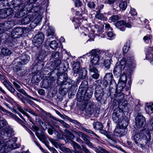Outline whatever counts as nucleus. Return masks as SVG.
<instances>
[{
	"label": "nucleus",
	"instance_id": "a878e982",
	"mask_svg": "<svg viewBox=\"0 0 153 153\" xmlns=\"http://www.w3.org/2000/svg\"><path fill=\"white\" fill-rule=\"evenodd\" d=\"M4 9L6 15H7L6 16L7 18L11 15L13 13V10L10 8H5Z\"/></svg>",
	"mask_w": 153,
	"mask_h": 153
},
{
	"label": "nucleus",
	"instance_id": "f704fd0d",
	"mask_svg": "<svg viewBox=\"0 0 153 153\" xmlns=\"http://www.w3.org/2000/svg\"><path fill=\"white\" fill-rule=\"evenodd\" d=\"M130 47V42H128L124 45L123 48V52L124 53H126L129 50Z\"/></svg>",
	"mask_w": 153,
	"mask_h": 153
},
{
	"label": "nucleus",
	"instance_id": "f257e3e1",
	"mask_svg": "<svg viewBox=\"0 0 153 153\" xmlns=\"http://www.w3.org/2000/svg\"><path fill=\"white\" fill-rule=\"evenodd\" d=\"M36 1V0H14L13 7L14 10H19L16 13L15 17L20 18L27 14L28 12L25 7Z\"/></svg>",
	"mask_w": 153,
	"mask_h": 153
},
{
	"label": "nucleus",
	"instance_id": "9d476101",
	"mask_svg": "<svg viewBox=\"0 0 153 153\" xmlns=\"http://www.w3.org/2000/svg\"><path fill=\"white\" fill-rule=\"evenodd\" d=\"M44 38V34L42 33H39L34 37L33 40V43L35 46L38 47L42 44Z\"/></svg>",
	"mask_w": 153,
	"mask_h": 153
},
{
	"label": "nucleus",
	"instance_id": "ea45409f",
	"mask_svg": "<svg viewBox=\"0 0 153 153\" xmlns=\"http://www.w3.org/2000/svg\"><path fill=\"white\" fill-rule=\"evenodd\" d=\"M31 82L33 83H37L39 81V79L37 75H34L31 79Z\"/></svg>",
	"mask_w": 153,
	"mask_h": 153
},
{
	"label": "nucleus",
	"instance_id": "72a5a7b5",
	"mask_svg": "<svg viewBox=\"0 0 153 153\" xmlns=\"http://www.w3.org/2000/svg\"><path fill=\"white\" fill-rule=\"evenodd\" d=\"M61 61L60 60H55L52 63L51 65L54 68H56L58 67L61 63Z\"/></svg>",
	"mask_w": 153,
	"mask_h": 153
},
{
	"label": "nucleus",
	"instance_id": "412c9836",
	"mask_svg": "<svg viewBox=\"0 0 153 153\" xmlns=\"http://www.w3.org/2000/svg\"><path fill=\"white\" fill-rule=\"evenodd\" d=\"M1 53L4 56H8L12 53V51L9 48L4 47L1 49Z\"/></svg>",
	"mask_w": 153,
	"mask_h": 153
},
{
	"label": "nucleus",
	"instance_id": "aec40b11",
	"mask_svg": "<svg viewBox=\"0 0 153 153\" xmlns=\"http://www.w3.org/2000/svg\"><path fill=\"white\" fill-rule=\"evenodd\" d=\"M113 75L112 73H108L105 76L104 80L107 83H111V82L114 80L113 79Z\"/></svg>",
	"mask_w": 153,
	"mask_h": 153
},
{
	"label": "nucleus",
	"instance_id": "c03bdc74",
	"mask_svg": "<svg viewBox=\"0 0 153 153\" xmlns=\"http://www.w3.org/2000/svg\"><path fill=\"white\" fill-rule=\"evenodd\" d=\"M89 70L90 72L93 73L98 72V70L95 67L90 65L89 66Z\"/></svg>",
	"mask_w": 153,
	"mask_h": 153
},
{
	"label": "nucleus",
	"instance_id": "774afa93",
	"mask_svg": "<svg viewBox=\"0 0 153 153\" xmlns=\"http://www.w3.org/2000/svg\"><path fill=\"white\" fill-rule=\"evenodd\" d=\"M147 108L148 109V111H153V103L150 104L149 105L147 106Z\"/></svg>",
	"mask_w": 153,
	"mask_h": 153
},
{
	"label": "nucleus",
	"instance_id": "37998d69",
	"mask_svg": "<svg viewBox=\"0 0 153 153\" xmlns=\"http://www.w3.org/2000/svg\"><path fill=\"white\" fill-rule=\"evenodd\" d=\"M6 15L4 8L0 9V18L5 19L7 18Z\"/></svg>",
	"mask_w": 153,
	"mask_h": 153
},
{
	"label": "nucleus",
	"instance_id": "4468645a",
	"mask_svg": "<svg viewBox=\"0 0 153 153\" xmlns=\"http://www.w3.org/2000/svg\"><path fill=\"white\" fill-rule=\"evenodd\" d=\"M24 33V30L21 27H18L14 29L11 32V36L13 38H18L19 35H21Z\"/></svg>",
	"mask_w": 153,
	"mask_h": 153
},
{
	"label": "nucleus",
	"instance_id": "79ce46f5",
	"mask_svg": "<svg viewBox=\"0 0 153 153\" xmlns=\"http://www.w3.org/2000/svg\"><path fill=\"white\" fill-rule=\"evenodd\" d=\"M57 121L61 124L64 127L66 128H69L71 127L70 125L62 120L58 119Z\"/></svg>",
	"mask_w": 153,
	"mask_h": 153
},
{
	"label": "nucleus",
	"instance_id": "7c9ffc66",
	"mask_svg": "<svg viewBox=\"0 0 153 153\" xmlns=\"http://www.w3.org/2000/svg\"><path fill=\"white\" fill-rule=\"evenodd\" d=\"M60 78V76L58 77V80L57 81V83L59 85H67V83L65 82L63 78Z\"/></svg>",
	"mask_w": 153,
	"mask_h": 153
},
{
	"label": "nucleus",
	"instance_id": "49530a36",
	"mask_svg": "<svg viewBox=\"0 0 153 153\" xmlns=\"http://www.w3.org/2000/svg\"><path fill=\"white\" fill-rule=\"evenodd\" d=\"M65 118L70 121V122L74 123L79 126H80L81 125V124L79 123L77 120H74L68 116H66Z\"/></svg>",
	"mask_w": 153,
	"mask_h": 153
},
{
	"label": "nucleus",
	"instance_id": "f03ea898",
	"mask_svg": "<svg viewBox=\"0 0 153 153\" xmlns=\"http://www.w3.org/2000/svg\"><path fill=\"white\" fill-rule=\"evenodd\" d=\"M134 59V56L132 54L128 56L127 61L126 58H123L120 61V64L115 67L113 71L114 74H115L116 72L120 74L122 71L124 70L127 67V64L131 67L134 66L135 65V61Z\"/></svg>",
	"mask_w": 153,
	"mask_h": 153
},
{
	"label": "nucleus",
	"instance_id": "393cba45",
	"mask_svg": "<svg viewBox=\"0 0 153 153\" xmlns=\"http://www.w3.org/2000/svg\"><path fill=\"white\" fill-rule=\"evenodd\" d=\"M49 140L56 147L58 148L60 146V143L58 140L53 138H50Z\"/></svg>",
	"mask_w": 153,
	"mask_h": 153
},
{
	"label": "nucleus",
	"instance_id": "e2e57ef3",
	"mask_svg": "<svg viewBox=\"0 0 153 153\" xmlns=\"http://www.w3.org/2000/svg\"><path fill=\"white\" fill-rule=\"evenodd\" d=\"M100 75L98 72L94 73L92 75V77L94 79H98L99 76Z\"/></svg>",
	"mask_w": 153,
	"mask_h": 153
},
{
	"label": "nucleus",
	"instance_id": "2eb2a0df",
	"mask_svg": "<svg viewBox=\"0 0 153 153\" xmlns=\"http://www.w3.org/2000/svg\"><path fill=\"white\" fill-rule=\"evenodd\" d=\"M4 112H5L7 114H9L13 119L15 120L16 121H17L23 127L25 126V123L23 121L21 120L18 117L15 116L13 113L9 111H8L5 110L4 109V111H2Z\"/></svg>",
	"mask_w": 153,
	"mask_h": 153
},
{
	"label": "nucleus",
	"instance_id": "f3484780",
	"mask_svg": "<svg viewBox=\"0 0 153 153\" xmlns=\"http://www.w3.org/2000/svg\"><path fill=\"white\" fill-rule=\"evenodd\" d=\"M41 20V16H38L36 17L30 24V27L31 29L34 28L39 23Z\"/></svg>",
	"mask_w": 153,
	"mask_h": 153
},
{
	"label": "nucleus",
	"instance_id": "6e6552de",
	"mask_svg": "<svg viewBox=\"0 0 153 153\" xmlns=\"http://www.w3.org/2000/svg\"><path fill=\"white\" fill-rule=\"evenodd\" d=\"M106 53L105 52L100 51L98 53H92L91 59V62L93 65H95L99 64L100 60V56L102 55H104Z\"/></svg>",
	"mask_w": 153,
	"mask_h": 153
},
{
	"label": "nucleus",
	"instance_id": "6ab92c4d",
	"mask_svg": "<svg viewBox=\"0 0 153 153\" xmlns=\"http://www.w3.org/2000/svg\"><path fill=\"white\" fill-rule=\"evenodd\" d=\"M125 22L124 21H120L117 22L115 24L116 26L120 30L123 31L125 30V27L124 25Z\"/></svg>",
	"mask_w": 153,
	"mask_h": 153
},
{
	"label": "nucleus",
	"instance_id": "4d7b16f0",
	"mask_svg": "<svg viewBox=\"0 0 153 153\" xmlns=\"http://www.w3.org/2000/svg\"><path fill=\"white\" fill-rule=\"evenodd\" d=\"M120 129L119 128L115 129L114 132V134L115 135L119 137H120Z\"/></svg>",
	"mask_w": 153,
	"mask_h": 153
},
{
	"label": "nucleus",
	"instance_id": "c85d7f7f",
	"mask_svg": "<svg viewBox=\"0 0 153 153\" xmlns=\"http://www.w3.org/2000/svg\"><path fill=\"white\" fill-rule=\"evenodd\" d=\"M119 7L122 10H125L127 7V2L124 1H121L119 4Z\"/></svg>",
	"mask_w": 153,
	"mask_h": 153
},
{
	"label": "nucleus",
	"instance_id": "9b49d317",
	"mask_svg": "<svg viewBox=\"0 0 153 153\" xmlns=\"http://www.w3.org/2000/svg\"><path fill=\"white\" fill-rule=\"evenodd\" d=\"M33 128L36 131L35 134L39 139L42 143H45L47 139V136L42 130H39L38 127H33Z\"/></svg>",
	"mask_w": 153,
	"mask_h": 153
},
{
	"label": "nucleus",
	"instance_id": "a18cd8bd",
	"mask_svg": "<svg viewBox=\"0 0 153 153\" xmlns=\"http://www.w3.org/2000/svg\"><path fill=\"white\" fill-rule=\"evenodd\" d=\"M2 83L7 88L11 85H12L11 83L7 79H4V80L2 81Z\"/></svg>",
	"mask_w": 153,
	"mask_h": 153
},
{
	"label": "nucleus",
	"instance_id": "b1692460",
	"mask_svg": "<svg viewBox=\"0 0 153 153\" xmlns=\"http://www.w3.org/2000/svg\"><path fill=\"white\" fill-rule=\"evenodd\" d=\"M32 19V18L30 16H27L23 19L21 22L23 24L27 25L28 24Z\"/></svg>",
	"mask_w": 153,
	"mask_h": 153
},
{
	"label": "nucleus",
	"instance_id": "a211bd4d",
	"mask_svg": "<svg viewBox=\"0 0 153 153\" xmlns=\"http://www.w3.org/2000/svg\"><path fill=\"white\" fill-rule=\"evenodd\" d=\"M81 138L88 146L91 148L94 147V145L90 141V138L88 136L84 133L82 136Z\"/></svg>",
	"mask_w": 153,
	"mask_h": 153
},
{
	"label": "nucleus",
	"instance_id": "0eeeda50",
	"mask_svg": "<svg viewBox=\"0 0 153 153\" xmlns=\"http://www.w3.org/2000/svg\"><path fill=\"white\" fill-rule=\"evenodd\" d=\"M123 110L120 108L117 107L114 109L112 115V119L115 123L121 121V119L125 116Z\"/></svg>",
	"mask_w": 153,
	"mask_h": 153
},
{
	"label": "nucleus",
	"instance_id": "13d9d810",
	"mask_svg": "<svg viewBox=\"0 0 153 153\" xmlns=\"http://www.w3.org/2000/svg\"><path fill=\"white\" fill-rule=\"evenodd\" d=\"M6 121L5 120H0V129L6 125Z\"/></svg>",
	"mask_w": 153,
	"mask_h": 153
},
{
	"label": "nucleus",
	"instance_id": "c9c22d12",
	"mask_svg": "<svg viewBox=\"0 0 153 153\" xmlns=\"http://www.w3.org/2000/svg\"><path fill=\"white\" fill-rule=\"evenodd\" d=\"M71 144L73 146L74 150H75L76 149H78V148H79L81 147V146L78 143L73 140L71 141Z\"/></svg>",
	"mask_w": 153,
	"mask_h": 153
},
{
	"label": "nucleus",
	"instance_id": "864d4df0",
	"mask_svg": "<svg viewBox=\"0 0 153 153\" xmlns=\"http://www.w3.org/2000/svg\"><path fill=\"white\" fill-rule=\"evenodd\" d=\"M82 150L85 152V153H91L87 148L86 146L83 145H82Z\"/></svg>",
	"mask_w": 153,
	"mask_h": 153
},
{
	"label": "nucleus",
	"instance_id": "7ed1b4c3",
	"mask_svg": "<svg viewBox=\"0 0 153 153\" xmlns=\"http://www.w3.org/2000/svg\"><path fill=\"white\" fill-rule=\"evenodd\" d=\"M75 67H73V70L74 74H78V78L79 79H85L87 75V71L85 68H80V63L77 62L75 64Z\"/></svg>",
	"mask_w": 153,
	"mask_h": 153
},
{
	"label": "nucleus",
	"instance_id": "2f4dec72",
	"mask_svg": "<svg viewBox=\"0 0 153 153\" xmlns=\"http://www.w3.org/2000/svg\"><path fill=\"white\" fill-rule=\"evenodd\" d=\"M50 46L51 48L55 49L57 48L58 44L56 41L53 40L51 42L50 44Z\"/></svg>",
	"mask_w": 153,
	"mask_h": 153
},
{
	"label": "nucleus",
	"instance_id": "4be33fe9",
	"mask_svg": "<svg viewBox=\"0 0 153 153\" xmlns=\"http://www.w3.org/2000/svg\"><path fill=\"white\" fill-rule=\"evenodd\" d=\"M94 128L96 130H100L102 129V124L98 121L94 122L93 124Z\"/></svg>",
	"mask_w": 153,
	"mask_h": 153
},
{
	"label": "nucleus",
	"instance_id": "0e129e2a",
	"mask_svg": "<svg viewBox=\"0 0 153 153\" xmlns=\"http://www.w3.org/2000/svg\"><path fill=\"white\" fill-rule=\"evenodd\" d=\"M88 6L89 7L93 8L95 7V4L93 2H89L88 4Z\"/></svg>",
	"mask_w": 153,
	"mask_h": 153
},
{
	"label": "nucleus",
	"instance_id": "cd10ccee",
	"mask_svg": "<svg viewBox=\"0 0 153 153\" xmlns=\"http://www.w3.org/2000/svg\"><path fill=\"white\" fill-rule=\"evenodd\" d=\"M18 91L20 93H22L24 95L27 97L28 98L30 99H32L33 100H36V99L28 95L27 93L23 89H18Z\"/></svg>",
	"mask_w": 153,
	"mask_h": 153
},
{
	"label": "nucleus",
	"instance_id": "ddd939ff",
	"mask_svg": "<svg viewBox=\"0 0 153 153\" xmlns=\"http://www.w3.org/2000/svg\"><path fill=\"white\" fill-rule=\"evenodd\" d=\"M88 83L87 81L86 80H84L82 82L79 88L78 94L82 95L83 93L85 94L88 90H90L93 92L92 90L87 89Z\"/></svg>",
	"mask_w": 153,
	"mask_h": 153
},
{
	"label": "nucleus",
	"instance_id": "423d86ee",
	"mask_svg": "<svg viewBox=\"0 0 153 153\" xmlns=\"http://www.w3.org/2000/svg\"><path fill=\"white\" fill-rule=\"evenodd\" d=\"M143 131H140V132L135 134L134 137V141L138 145L143 144L144 142L146 143L148 142V138L144 134Z\"/></svg>",
	"mask_w": 153,
	"mask_h": 153
},
{
	"label": "nucleus",
	"instance_id": "a19ab883",
	"mask_svg": "<svg viewBox=\"0 0 153 153\" xmlns=\"http://www.w3.org/2000/svg\"><path fill=\"white\" fill-rule=\"evenodd\" d=\"M95 96L97 100L99 101L102 99V94L96 91L95 93Z\"/></svg>",
	"mask_w": 153,
	"mask_h": 153
},
{
	"label": "nucleus",
	"instance_id": "58836bf2",
	"mask_svg": "<svg viewBox=\"0 0 153 153\" xmlns=\"http://www.w3.org/2000/svg\"><path fill=\"white\" fill-rule=\"evenodd\" d=\"M59 93L62 95H64L66 94L67 92L66 88L61 87L59 90Z\"/></svg>",
	"mask_w": 153,
	"mask_h": 153
},
{
	"label": "nucleus",
	"instance_id": "8fccbe9b",
	"mask_svg": "<svg viewBox=\"0 0 153 153\" xmlns=\"http://www.w3.org/2000/svg\"><path fill=\"white\" fill-rule=\"evenodd\" d=\"M59 52H55L52 53V57L55 59H58L59 57Z\"/></svg>",
	"mask_w": 153,
	"mask_h": 153
},
{
	"label": "nucleus",
	"instance_id": "6e6d98bb",
	"mask_svg": "<svg viewBox=\"0 0 153 153\" xmlns=\"http://www.w3.org/2000/svg\"><path fill=\"white\" fill-rule=\"evenodd\" d=\"M7 88L12 94H13L16 91L15 89L12 87V85H11Z\"/></svg>",
	"mask_w": 153,
	"mask_h": 153
},
{
	"label": "nucleus",
	"instance_id": "c756f323",
	"mask_svg": "<svg viewBox=\"0 0 153 153\" xmlns=\"http://www.w3.org/2000/svg\"><path fill=\"white\" fill-rule=\"evenodd\" d=\"M68 74L66 73H64L63 74H61L60 75V78H63V79L65 80V82H66L67 83V84L68 85H70V84L69 80L68 79Z\"/></svg>",
	"mask_w": 153,
	"mask_h": 153
},
{
	"label": "nucleus",
	"instance_id": "bf43d9fd",
	"mask_svg": "<svg viewBox=\"0 0 153 153\" xmlns=\"http://www.w3.org/2000/svg\"><path fill=\"white\" fill-rule=\"evenodd\" d=\"M107 36L108 37L111 38L115 36V34H114L112 31H109L107 32Z\"/></svg>",
	"mask_w": 153,
	"mask_h": 153
},
{
	"label": "nucleus",
	"instance_id": "dca6fc26",
	"mask_svg": "<svg viewBox=\"0 0 153 153\" xmlns=\"http://www.w3.org/2000/svg\"><path fill=\"white\" fill-rule=\"evenodd\" d=\"M128 118L125 116L121 119V121L116 123L120 124L123 128H125L128 125Z\"/></svg>",
	"mask_w": 153,
	"mask_h": 153
},
{
	"label": "nucleus",
	"instance_id": "09e8293b",
	"mask_svg": "<svg viewBox=\"0 0 153 153\" xmlns=\"http://www.w3.org/2000/svg\"><path fill=\"white\" fill-rule=\"evenodd\" d=\"M120 19V17L118 15H114L110 17V20L113 22H115Z\"/></svg>",
	"mask_w": 153,
	"mask_h": 153
},
{
	"label": "nucleus",
	"instance_id": "052dcab7",
	"mask_svg": "<svg viewBox=\"0 0 153 153\" xmlns=\"http://www.w3.org/2000/svg\"><path fill=\"white\" fill-rule=\"evenodd\" d=\"M105 30L107 31H112V28L110 27V25L109 24H106L105 26Z\"/></svg>",
	"mask_w": 153,
	"mask_h": 153
},
{
	"label": "nucleus",
	"instance_id": "20e7f679",
	"mask_svg": "<svg viewBox=\"0 0 153 153\" xmlns=\"http://www.w3.org/2000/svg\"><path fill=\"white\" fill-rule=\"evenodd\" d=\"M16 140V138H12V139L7 141L6 143L3 142V141L1 139H0V145L2 144L1 147H0V150L1 151H4L6 149L8 148L14 149L18 148V147L15 144V142Z\"/></svg>",
	"mask_w": 153,
	"mask_h": 153
},
{
	"label": "nucleus",
	"instance_id": "5fc2aeb1",
	"mask_svg": "<svg viewBox=\"0 0 153 153\" xmlns=\"http://www.w3.org/2000/svg\"><path fill=\"white\" fill-rule=\"evenodd\" d=\"M103 26L102 25H100L98 27V33H99L100 34H101L103 32Z\"/></svg>",
	"mask_w": 153,
	"mask_h": 153
},
{
	"label": "nucleus",
	"instance_id": "1a4fd4ad",
	"mask_svg": "<svg viewBox=\"0 0 153 153\" xmlns=\"http://www.w3.org/2000/svg\"><path fill=\"white\" fill-rule=\"evenodd\" d=\"M30 59L29 56L23 54L19 57L15 58V61L18 63V65H24L29 62Z\"/></svg>",
	"mask_w": 153,
	"mask_h": 153
},
{
	"label": "nucleus",
	"instance_id": "680f3d73",
	"mask_svg": "<svg viewBox=\"0 0 153 153\" xmlns=\"http://www.w3.org/2000/svg\"><path fill=\"white\" fill-rule=\"evenodd\" d=\"M130 13L132 16H135L137 14V13L135 10L133 8H131Z\"/></svg>",
	"mask_w": 153,
	"mask_h": 153
},
{
	"label": "nucleus",
	"instance_id": "4c0bfd02",
	"mask_svg": "<svg viewBox=\"0 0 153 153\" xmlns=\"http://www.w3.org/2000/svg\"><path fill=\"white\" fill-rule=\"evenodd\" d=\"M100 10H99L97 11V14L95 16L96 18L102 20L103 19L104 15L103 14L100 13Z\"/></svg>",
	"mask_w": 153,
	"mask_h": 153
},
{
	"label": "nucleus",
	"instance_id": "3c124183",
	"mask_svg": "<svg viewBox=\"0 0 153 153\" xmlns=\"http://www.w3.org/2000/svg\"><path fill=\"white\" fill-rule=\"evenodd\" d=\"M61 150L65 153H72L70 149L65 147H62L61 148Z\"/></svg>",
	"mask_w": 153,
	"mask_h": 153
},
{
	"label": "nucleus",
	"instance_id": "5701e85b",
	"mask_svg": "<svg viewBox=\"0 0 153 153\" xmlns=\"http://www.w3.org/2000/svg\"><path fill=\"white\" fill-rule=\"evenodd\" d=\"M87 105H88V111L90 113H92L94 111L93 108L94 104L93 103L88 100L87 102Z\"/></svg>",
	"mask_w": 153,
	"mask_h": 153
},
{
	"label": "nucleus",
	"instance_id": "338daca9",
	"mask_svg": "<svg viewBox=\"0 0 153 153\" xmlns=\"http://www.w3.org/2000/svg\"><path fill=\"white\" fill-rule=\"evenodd\" d=\"M99 149L101 150V153H110L109 152L101 147L99 146Z\"/></svg>",
	"mask_w": 153,
	"mask_h": 153
},
{
	"label": "nucleus",
	"instance_id": "de8ad7c7",
	"mask_svg": "<svg viewBox=\"0 0 153 153\" xmlns=\"http://www.w3.org/2000/svg\"><path fill=\"white\" fill-rule=\"evenodd\" d=\"M81 128L82 130L86 132L88 134H92L95 135L96 136H97V135L95 133H94L93 131H92V130H91L87 129L85 128H84L82 127H81Z\"/></svg>",
	"mask_w": 153,
	"mask_h": 153
},
{
	"label": "nucleus",
	"instance_id": "bb28decb",
	"mask_svg": "<svg viewBox=\"0 0 153 153\" xmlns=\"http://www.w3.org/2000/svg\"><path fill=\"white\" fill-rule=\"evenodd\" d=\"M17 108L21 112L27 116V117L29 118V120L31 122H32V118L30 117L29 115L27 114V113L23 110V109L20 105H19L17 106Z\"/></svg>",
	"mask_w": 153,
	"mask_h": 153
},
{
	"label": "nucleus",
	"instance_id": "69168bd1",
	"mask_svg": "<svg viewBox=\"0 0 153 153\" xmlns=\"http://www.w3.org/2000/svg\"><path fill=\"white\" fill-rule=\"evenodd\" d=\"M74 153H82V151L81 147H80L79 148H78V149L74 150Z\"/></svg>",
	"mask_w": 153,
	"mask_h": 153
},
{
	"label": "nucleus",
	"instance_id": "473e14b6",
	"mask_svg": "<svg viewBox=\"0 0 153 153\" xmlns=\"http://www.w3.org/2000/svg\"><path fill=\"white\" fill-rule=\"evenodd\" d=\"M111 59H107L105 61L104 64L105 67L107 69H109L111 64Z\"/></svg>",
	"mask_w": 153,
	"mask_h": 153
},
{
	"label": "nucleus",
	"instance_id": "39448f33",
	"mask_svg": "<svg viewBox=\"0 0 153 153\" xmlns=\"http://www.w3.org/2000/svg\"><path fill=\"white\" fill-rule=\"evenodd\" d=\"M92 94V91L88 90L85 94L83 93L80 95L81 99L82 100L80 105V108L82 110H84L87 107L88 101L91 97Z\"/></svg>",
	"mask_w": 153,
	"mask_h": 153
},
{
	"label": "nucleus",
	"instance_id": "e433bc0d",
	"mask_svg": "<svg viewBox=\"0 0 153 153\" xmlns=\"http://www.w3.org/2000/svg\"><path fill=\"white\" fill-rule=\"evenodd\" d=\"M45 58V55L41 53L38 56L37 59L38 62L42 61Z\"/></svg>",
	"mask_w": 153,
	"mask_h": 153
},
{
	"label": "nucleus",
	"instance_id": "f8f14e48",
	"mask_svg": "<svg viewBox=\"0 0 153 153\" xmlns=\"http://www.w3.org/2000/svg\"><path fill=\"white\" fill-rule=\"evenodd\" d=\"M145 118L142 115L138 114L135 118V123L138 128L144 126L146 124Z\"/></svg>",
	"mask_w": 153,
	"mask_h": 153
},
{
	"label": "nucleus",
	"instance_id": "603ef678",
	"mask_svg": "<svg viewBox=\"0 0 153 153\" xmlns=\"http://www.w3.org/2000/svg\"><path fill=\"white\" fill-rule=\"evenodd\" d=\"M53 31L51 29L49 28L47 31V36H49L51 35H52L54 34Z\"/></svg>",
	"mask_w": 153,
	"mask_h": 153
}]
</instances>
